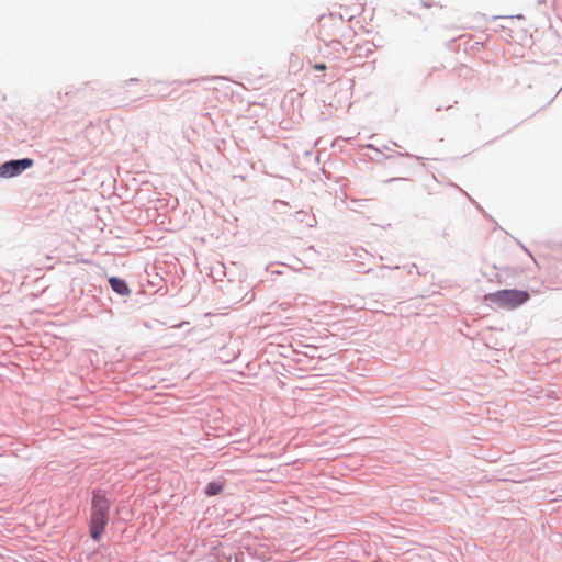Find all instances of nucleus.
<instances>
[{
  "mask_svg": "<svg viewBox=\"0 0 562 562\" xmlns=\"http://www.w3.org/2000/svg\"><path fill=\"white\" fill-rule=\"evenodd\" d=\"M108 492L102 488L91 491V510L89 520V535L93 540H99L108 524L112 501Z\"/></svg>",
  "mask_w": 562,
  "mask_h": 562,
  "instance_id": "1",
  "label": "nucleus"
},
{
  "mask_svg": "<svg viewBox=\"0 0 562 562\" xmlns=\"http://www.w3.org/2000/svg\"><path fill=\"white\" fill-rule=\"evenodd\" d=\"M486 301L505 310L517 308L530 300V293L525 290L504 289L486 294Z\"/></svg>",
  "mask_w": 562,
  "mask_h": 562,
  "instance_id": "2",
  "label": "nucleus"
},
{
  "mask_svg": "<svg viewBox=\"0 0 562 562\" xmlns=\"http://www.w3.org/2000/svg\"><path fill=\"white\" fill-rule=\"evenodd\" d=\"M34 165V160L29 157L11 159L0 164V179H11L22 175Z\"/></svg>",
  "mask_w": 562,
  "mask_h": 562,
  "instance_id": "3",
  "label": "nucleus"
},
{
  "mask_svg": "<svg viewBox=\"0 0 562 562\" xmlns=\"http://www.w3.org/2000/svg\"><path fill=\"white\" fill-rule=\"evenodd\" d=\"M111 290L120 296H127L131 294V289L127 282L116 276H112L108 279Z\"/></svg>",
  "mask_w": 562,
  "mask_h": 562,
  "instance_id": "4",
  "label": "nucleus"
},
{
  "mask_svg": "<svg viewBox=\"0 0 562 562\" xmlns=\"http://www.w3.org/2000/svg\"><path fill=\"white\" fill-rule=\"evenodd\" d=\"M215 550L213 562H234L235 555L237 554L229 546H220L215 548Z\"/></svg>",
  "mask_w": 562,
  "mask_h": 562,
  "instance_id": "5",
  "label": "nucleus"
},
{
  "mask_svg": "<svg viewBox=\"0 0 562 562\" xmlns=\"http://www.w3.org/2000/svg\"><path fill=\"white\" fill-rule=\"evenodd\" d=\"M225 486L224 481H212L209 482L204 488V494L206 496H216L218 495Z\"/></svg>",
  "mask_w": 562,
  "mask_h": 562,
  "instance_id": "6",
  "label": "nucleus"
},
{
  "mask_svg": "<svg viewBox=\"0 0 562 562\" xmlns=\"http://www.w3.org/2000/svg\"><path fill=\"white\" fill-rule=\"evenodd\" d=\"M294 218L300 223H305L308 227H314L317 224L315 216L303 210L295 212Z\"/></svg>",
  "mask_w": 562,
  "mask_h": 562,
  "instance_id": "7",
  "label": "nucleus"
},
{
  "mask_svg": "<svg viewBox=\"0 0 562 562\" xmlns=\"http://www.w3.org/2000/svg\"><path fill=\"white\" fill-rule=\"evenodd\" d=\"M234 562H259V560L252 552L246 550L238 551L237 554L235 555Z\"/></svg>",
  "mask_w": 562,
  "mask_h": 562,
  "instance_id": "8",
  "label": "nucleus"
},
{
  "mask_svg": "<svg viewBox=\"0 0 562 562\" xmlns=\"http://www.w3.org/2000/svg\"><path fill=\"white\" fill-rule=\"evenodd\" d=\"M289 207V203L282 200L273 201V210L279 213H286V209Z\"/></svg>",
  "mask_w": 562,
  "mask_h": 562,
  "instance_id": "9",
  "label": "nucleus"
},
{
  "mask_svg": "<svg viewBox=\"0 0 562 562\" xmlns=\"http://www.w3.org/2000/svg\"><path fill=\"white\" fill-rule=\"evenodd\" d=\"M327 68V66L325 64H315L314 65V69L315 70H318V71H323Z\"/></svg>",
  "mask_w": 562,
  "mask_h": 562,
  "instance_id": "10",
  "label": "nucleus"
},
{
  "mask_svg": "<svg viewBox=\"0 0 562 562\" xmlns=\"http://www.w3.org/2000/svg\"><path fill=\"white\" fill-rule=\"evenodd\" d=\"M396 155H397V156H401V157H403V156L412 157V155H411V154H408V153H397Z\"/></svg>",
  "mask_w": 562,
  "mask_h": 562,
  "instance_id": "11",
  "label": "nucleus"
},
{
  "mask_svg": "<svg viewBox=\"0 0 562 562\" xmlns=\"http://www.w3.org/2000/svg\"><path fill=\"white\" fill-rule=\"evenodd\" d=\"M366 147L379 151L372 144H368Z\"/></svg>",
  "mask_w": 562,
  "mask_h": 562,
  "instance_id": "12",
  "label": "nucleus"
},
{
  "mask_svg": "<svg viewBox=\"0 0 562 562\" xmlns=\"http://www.w3.org/2000/svg\"><path fill=\"white\" fill-rule=\"evenodd\" d=\"M307 356H310L311 358H315V355L313 353V351H310V353H306Z\"/></svg>",
  "mask_w": 562,
  "mask_h": 562,
  "instance_id": "13",
  "label": "nucleus"
},
{
  "mask_svg": "<svg viewBox=\"0 0 562 562\" xmlns=\"http://www.w3.org/2000/svg\"><path fill=\"white\" fill-rule=\"evenodd\" d=\"M307 356H310L311 358H315V355L313 353V351H310V353H306Z\"/></svg>",
  "mask_w": 562,
  "mask_h": 562,
  "instance_id": "14",
  "label": "nucleus"
},
{
  "mask_svg": "<svg viewBox=\"0 0 562 562\" xmlns=\"http://www.w3.org/2000/svg\"><path fill=\"white\" fill-rule=\"evenodd\" d=\"M441 109H442V105H439L436 110L441 111Z\"/></svg>",
  "mask_w": 562,
  "mask_h": 562,
  "instance_id": "15",
  "label": "nucleus"
},
{
  "mask_svg": "<svg viewBox=\"0 0 562 562\" xmlns=\"http://www.w3.org/2000/svg\"><path fill=\"white\" fill-rule=\"evenodd\" d=\"M441 109H442V105H439L436 110L441 111Z\"/></svg>",
  "mask_w": 562,
  "mask_h": 562,
  "instance_id": "16",
  "label": "nucleus"
}]
</instances>
